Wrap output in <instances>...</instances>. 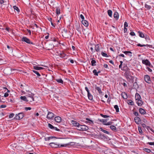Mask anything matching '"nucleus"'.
<instances>
[{
    "label": "nucleus",
    "mask_w": 154,
    "mask_h": 154,
    "mask_svg": "<svg viewBox=\"0 0 154 154\" xmlns=\"http://www.w3.org/2000/svg\"><path fill=\"white\" fill-rule=\"evenodd\" d=\"M8 95L9 94L8 93H7V92H6L5 93L4 96L5 97H6L8 96Z\"/></svg>",
    "instance_id": "55"
},
{
    "label": "nucleus",
    "mask_w": 154,
    "mask_h": 154,
    "mask_svg": "<svg viewBox=\"0 0 154 154\" xmlns=\"http://www.w3.org/2000/svg\"><path fill=\"white\" fill-rule=\"evenodd\" d=\"M100 130L101 131H102L103 132L105 133H106L107 134H109V132L108 131L106 130H103L102 128H100Z\"/></svg>",
    "instance_id": "40"
},
{
    "label": "nucleus",
    "mask_w": 154,
    "mask_h": 154,
    "mask_svg": "<svg viewBox=\"0 0 154 154\" xmlns=\"http://www.w3.org/2000/svg\"><path fill=\"white\" fill-rule=\"evenodd\" d=\"M142 63L143 64H144L146 66H150L151 65L150 62L147 59L143 60L142 61Z\"/></svg>",
    "instance_id": "9"
},
{
    "label": "nucleus",
    "mask_w": 154,
    "mask_h": 154,
    "mask_svg": "<svg viewBox=\"0 0 154 154\" xmlns=\"http://www.w3.org/2000/svg\"><path fill=\"white\" fill-rule=\"evenodd\" d=\"M54 120L56 122L60 123L61 121V118L59 116H56Z\"/></svg>",
    "instance_id": "12"
},
{
    "label": "nucleus",
    "mask_w": 154,
    "mask_h": 154,
    "mask_svg": "<svg viewBox=\"0 0 154 154\" xmlns=\"http://www.w3.org/2000/svg\"><path fill=\"white\" fill-rule=\"evenodd\" d=\"M121 96L124 99H126L128 97L127 95L125 92H123L121 94Z\"/></svg>",
    "instance_id": "20"
},
{
    "label": "nucleus",
    "mask_w": 154,
    "mask_h": 154,
    "mask_svg": "<svg viewBox=\"0 0 154 154\" xmlns=\"http://www.w3.org/2000/svg\"><path fill=\"white\" fill-rule=\"evenodd\" d=\"M137 33H138V35L141 38H144L145 35H144V34L142 32L140 31H138L137 32Z\"/></svg>",
    "instance_id": "24"
},
{
    "label": "nucleus",
    "mask_w": 154,
    "mask_h": 154,
    "mask_svg": "<svg viewBox=\"0 0 154 154\" xmlns=\"http://www.w3.org/2000/svg\"><path fill=\"white\" fill-rule=\"evenodd\" d=\"M145 7L148 10H150L151 8V7L146 4H145Z\"/></svg>",
    "instance_id": "32"
},
{
    "label": "nucleus",
    "mask_w": 154,
    "mask_h": 154,
    "mask_svg": "<svg viewBox=\"0 0 154 154\" xmlns=\"http://www.w3.org/2000/svg\"><path fill=\"white\" fill-rule=\"evenodd\" d=\"M58 55L62 58H65L66 55L63 52L58 53Z\"/></svg>",
    "instance_id": "16"
},
{
    "label": "nucleus",
    "mask_w": 154,
    "mask_h": 154,
    "mask_svg": "<svg viewBox=\"0 0 154 154\" xmlns=\"http://www.w3.org/2000/svg\"><path fill=\"white\" fill-rule=\"evenodd\" d=\"M135 98L136 100L142 99L140 95L137 93L135 94Z\"/></svg>",
    "instance_id": "18"
},
{
    "label": "nucleus",
    "mask_w": 154,
    "mask_h": 154,
    "mask_svg": "<svg viewBox=\"0 0 154 154\" xmlns=\"http://www.w3.org/2000/svg\"><path fill=\"white\" fill-rule=\"evenodd\" d=\"M56 131H60V130L59 129L57 128L56 127H54V129H53Z\"/></svg>",
    "instance_id": "57"
},
{
    "label": "nucleus",
    "mask_w": 154,
    "mask_h": 154,
    "mask_svg": "<svg viewBox=\"0 0 154 154\" xmlns=\"http://www.w3.org/2000/svg\"><path fill=\"white\" fill-rule=\"evenodd\" d=\"M22 41L25 42L28 44H33V42H31L30 40L25 37H23L22 38Z\"/></svg>",
    "instance_id": "6"
},
{
    "label": "nucleus",
    "mask_w": 154,
    "mask_h": 154,
    "mask_svg": "<svg viewBox=\"0 0 154 154\" xmlns=\"http://www.w3.org/2000/svg\"><path fill=\"white\" fill-rule=\"evenodd\" d=\"M26 97H26V96H21L20 97V98L21 100H23L24 101L26 102H28L29 101L28 100V99Z\"/></svg>",
    "instance_id": "21"
},
{
    "label": "nucleus",
    "mask_w": 154,
    "mask_h": 154,
    "mask_svg": "<svg viewBox=\"0 0 154 154\" xmlns=\"http://www.w3.org/2000/svg\"><path fill=\"white\" fill-rule=\"evenodd\" d=\"M128 24L126 22H125L124 23V27H128Z\"/></svg>",
    "instance_id": "51"
},
{
    "label": "nucleus",
    "mask_w": 154,
    "mask_h": 154,
    "mask_svg": "<svg viewBox=\"0 0 154 154\" xmlns=\"http://www.w3.org/2000/svg\"><path fill=\"white\" fill-rule=\"evenodd\" d=\"M33 68L34 69L36 70H41V69H43V67H39L37 66H34Z\"/></svg>",
    "instance_id": "26"
},
{
    "label": "nucleus",
    "mask_w": 154,
    "mask_h": 154,
    "mask_svg": "<svg viewBox=\"0 0 154 154\" xmlns=\"http://www.w3.org/2000/svg\"><path fill=\"white\" fill-rule=\"evenodd\" d=\"M6 107V106L4 105H1V108H5Z\"/></svg>",
    "instance_id": "62"
},
{
    "label": "nucleus",
    "mask_w": 154,
    "mask_h": 154,
    "mask_svg": "<svg viewBox=\"0 0 154 154\" xmlns=\"http://www.w3.org/2000/svg\"><path fill=\"white\" fill-rule=\"evenodd\" d=\"M100 116L102 117H103L104 118H108V117H109V116H107V115H103L102 114H100Z\"/></svg>",
    "instance_id": "47"
},
{
    "label": "nucleus",
    "mask_w": 154,
    "mask_h": 154,
    "mask_svg": "<svg viewBox=\"0 0 154 154\" xmlns=\"http://www.w3.org/2000/svg\"><path fill=\"white\" fill-rule=\"evenodd\" d=\"M114 108L116 110V112H119V108L118 107V106L117 105H115L114 106Z\"/></svg>",
    "instance_id": "36"
},
{
    "label": "nucleus",
    "mask_w": 154,
    "mask_h": 154,
    "mask_svg": "<svg viewBox=\"0 0 154 154\" xmlns=\"http://www.w3.org/2000/svg\"><path fill=\"white\" fill-rule=\"evenodd\" d=\"M100 121L102 122L104 125H106L107 122V120L105 119H100Z\"/></svg>",
    "instance_id": "31"
},
{
    "label": "nucleus",
    "mask_w": 154,
    "mask_h": 154,
    "mask_svg": "<svg viewBox=\"0 0 154 154\" xmlns=\"http://www.w3.org/2000/svg\"><path fill=\"white\" fill-rule=\"evenodd\" d=\"M144 38H145L146 40V41L147 42H149L150 41V38L147 35H146L144 36Z\"/></svg>",
    "instance_id": "29"
},
{
    "label": "nucleus",
    "mask_w": 154,
    "mask_h": 154,
    "mask_svg": "<svg viewBox=\"0 0 154 154\" xmlns=\"http://www.w3.org/2000/svg\"><path fill=\"white\" fill-rule=\"evenodd\" d=\"M134 120L135 122L138 124L140 123V119L137 116H136L134 118Z\"/></svg>",
    "instance_id": "14"
},
{
    "label": "nucleus",
    "mask_w": 154,
    "mask_h": 154,
    "mask_svg": "<svg viewBox=\"0 0 154 154\" xmlns=\"http://www.w3.org/2000/svg\"><path fill=\"white\" fill-rule=\"evenodd\" d=\"M113 16L116 20H118L119 18V15L117 12H115Z\"/></svg>",
    "instance_id": "19"
},
{
    "label": "nucleus",
    "mask_w": 154,
    "mask_h": 154,
    "mask_svg": "<svg viewBox=\"0 0 154 154\" xmlns=\"http://www.w3.org/2000/svg\"><path fill=\"white\" fill-rule=\"evenodd\" d=\"M4 116L3 112H0V119Z\"/></svg>",
    "instance_id": "53"
},
{
    "label": "nucleus",
    "mask_w": 154,
    "mask_h": 154,
    "mask_svg": "<svg viewBox=\"0 0 154 154\" xmlns=\"http://www.w3.org/2000/svg\"><path fill=\"white\" fill-rule=\"evenodd\" d=\"M13 8H14V10H16L17 12H19L20 11L19 9L16 6H13Z\"/></svg>",
    "instance_id": "39"
},
{
    "label": "nucleus",
    "mask_w": 154,
    "mask_h": 154,
    "mask_svg": "<svg viewBox=\"0 0 154 154\" xmlns=\"http://www.w3.org/2000/svg\"><path fill=\"white\" fill-rule=\"evenodd\" d=\"M128 104L130 105H134V102L131 100H128Z\"/></svg>",
    "instance_id": "37"
},
{
    "label": "nucleus",
    "mask_w": 154,
    "mask_h": 154,
    "mask_svg": "<svg viewBox=\"0 0 154 154\" xmlns=\"http://www.w3.org/2000/svg\"><path fill=\"white\" fill-rule=\"evenodd\" d=\"M125 75L128 81L131 82L132 83L134 82V77L131 75L130 72L129 71H126L125 73Z\"/></svg>",
    "instance_id": "2"
},
{
    "label": "nucleus",
    "mask_w": 154,
    "mask_h": 154,
    "mask_svg": "<svg viewBox=\"0 0 154 154\" xmlns=\"http://www.w3.org/2000/svg\"><path fill=\"white\" fill-rule=\"evenodd\" d=\"M80 17L82 19V20H84V16L82 14H81L80 15Z\"/></svg>",
    "instance_id": "58"
},
{
    "label": "nucleus",
    "mask_w": 154,
    "mask_h": 154,
    "mask_svg": "<svg viewBox=\"0 0 154 154\" xmlns=\"http://www.w3.org/2000/svg\"><path fill=\"white\" fill-rule=\"evenodd\" d=\"M145 81L148 84H150L151 81L149 76L148 75H146L144 77Z\"/></svg>",
    "instance_id": "8"
},
{
    "label": "nucleus",
    "mask_w": 154,
    "mask_h": 154,
    "mask_svg": "<svg viewBox=\"0 0 154 154\" xmlns=\"http://www.w3.org/2000/svg\"><path fill=\"white\" fill-rule=\"evenodd\" d=\"M93 72L94 75H97V76L98 75V74L97 73V70L96 69H94L93 71Z\"/></svg>",
    "instance_id": "46"
},
{
    "label": "nucleus",
    "mask_w": 154,
    "mask_h": 154,
    "mask_svg": "<svg viewBox=\"0 0 154 154\" xmlns=\"http://www.w3.org/2000/svg\"><path fill=\"white\" fill-rule=\"evenodd\" d=\"M138 128V131H139V133H140V134H142V130L141 129V128H140V127H139Z\"/></svg>",
    "instance_id": "48"
},
{
    "label": "nucleus",
    "mask_w": 154,
    "mask_h": 154,
    "mask_svg": "<svg viewBox=\"0 0 154 154\" xmlns=\"http://www.w3.org/2000/svg\"><path fill=\"white\" fill-rule=\"evenodd\" d=\"M110 128L112 130L114 131H115L116 130V128L114 126L111 125L110 126Z\"/></svg>",
    "instance_id": "28"
},
{
    "label": "nucleus",
    "mask_w": 154,
    "mask_h": 154,
    "mask_svg": "<svg viewBox=\"0 0 154 154\" xmlns=\"http://www.w3.org/2000/svg\"><path fill=\"white\" fill-rule=\"evenodd\" d=\"M112 122H106V125H110L112 124Z\"/></svg>",
    "instance_id": "50"
},
{
    "label": "nucleus",
    "mask_w": 154,
    "mask_h": 154,
    "mask_svg": "<svg viewBox=\"0 0 154 154\" xmlns=\"http://www.w3.org/2000/svg\"><path fill=\"white\" fill-rule=\"evenodd\" d=\"M86 121L85 122V123H89V124H93V121L89 119L88 118H86Z\"/></svg>",
    "instance_id": "23"
},
{
    "label": "nucleus",
    "mask_w": 154,
    "mask_h": 154,
    "mask_svg": "<svg viewBox=\"0 0 154 154\" xmlns=\"http://www.w3.org/2000/svg\"><path fill=\"white\" fill-rule=\"evenodd\" d=\"M88 97L89 100H92L93 99V96L90 92L88 93Z\"/></svg>",
    "instance_id": "27"
},
{
    "label": "nucleus",
    "mask_w": 154,
    "mask_h": 154,
    "mask_svg": "<svg viewBox=\"0 0 154 154\" xmlns=\"http://www.w3.org/2000/svg\"><path fill=\"white\" fill-rule=\"evenodd\" d=\"M137 46H140V47H144V46H149V45H141L140 44H137Z\"/></svg>",
    "instance_id": "42"
},
{
    "label": "nucleus",
    "mask_w": 154,
    "mask_h": 154,
    "mask_svg": "<svg viewBox=\"0 0 154 154\" xmlns=\"http://www.w3.org/2000/svg\"><path fill=\"white\" fill-rule=\"evenodd\" d=\"M143 149L144 151L146 152L149 153L151 152V150L147 148H145Z\"/></svg>",
    "instance_id": "43"
},
{
    "label": "nucleus",
    "mask_w": 154,
    "mask_h": 154,
    "mask_svg": "<svg viewBox=\"0 0 154 154\" xmlns=\"http://www.w3.org/2000/svg\"><path fill=\"white\" fill-rule=\"evenodd\" d=\"M95 90L98 91V93L99 94H101L102 93L101 88L100 87H97L96 85H95Z\"/></svg>",
    "instance_id": "13"
},
{
    "label": "nucleus",
    "mask_w": 154,
    "mask_h": 154,
    "mask_svg": "<svg viewBox=\"0 0 154 154\" xmlns=\"http://www.w3.org/2000/svg\"><path fill=\"white\" fill-rule=\"evenodd\" d=\"M48 126L50 128L53 129H54V126H53L52 125L49 123L48 124Z\"/></svg>",
    "instance_id": "45"
},
{
    "label": "nucleus",
    "mask_w": 154,
    "mask_h": 154,
    "mask_svg": "<svg viewBox=\"0 0 154 154\" xmlns=\"http://www.w3.org/2000/svg\"><path fill=\"white\" fill-rule=\"evenodd\" d=\"M26 91L28 93H25L24 94H25L26 96L28 98L29 102H32L34 101V94L32 93V92L29 90H26Z\"/></svg>",
    "instance_id": "1"
},
{
    "label": "nucleus",
    "mask_w": 154,
    "mask_h": 154,
    "mask_svg": "<svg viewBox=\"0 0 154 154\" xmlns=\"http://www.w3.org/2000/svg\"><path fill=\"white\" fill-rule=\"evenodd\" d=\"M82 23L85 26H88V21L85 20H82Z\"/></svg>",
    "instance_id": "17"
},
{
    "label": "nucleus",
    "mask_w": 154,
    "mask_h": 154,
    "mask_svg": "<svg viewBox=\"0 0 154 154\" xmlns=\"http://www.w3.org/2000/svg\"><path fill=\"white\" fill-rule=\"evenodd\" d=\"M25 109L27 111L28 110H30L31 109V108L30 107H26L25 108Z\"/></svg>",
    "instance_id": "52"
},
{
    "label": "nucleus",
    "mask_w": 154,
    "mask_h": 154,
    "mask_svg": "<svg viewBox=\"0 0 154 154\" xmlns=\"http://www.w3.org/2000/svg\"><path fill=\"white\" fill-rule=\"evenodd\" d=\"M60 8L59 7H56V13L57 15H58L60 14Z\"/></svg>",
    "instance_id": "33"
},
{
    "label": "nucleus",
    "mask_w": 154,
    "mask_h": 154,
    "mask_svg": "<svg viewBox=\"0 0 154 154\" xmlns=\"http://www.w3.org/2000/svg\"><path fill=\"white\" fill-rule=\"evenodd\" d=\"M123 52L126 55H128L130 57L132 56V52L130 51H125Z\"/></svg>",
    "instance_id": "22"
},
{
    "label": "nucleus",
    "mask_w": 154,
    "mask_h": 154,
    "mask_svg": "<svg viewBox=\"0 0 154 154\" xmlns=\"http://www.w3.org/2000/svg\"><path fill=\"white\" fill-rule=\"evenodd\" d=\"M54 116V114L51 112H48L47 116V118L49 119H52Z\"/></svg>",
    "instance_id": "7"
},
{
    "label": "nucleus",
    "mask_w": 154,
    "mask_h": 154,
    "mask_svg": "<svg viewBox=\"0 0 154 154\" xmlns=\"http://www.w3.org/2000/svg\"><path fill=\"white\" fill-rule=\"evenodd\" d=\"M108 14L109 16L110 17H112V11L110 10H109L107 11Z\"/></svg>",
    "instance_id": "34"
},
{
    "label": "nucleus",
    "mask_w": 154,
    "mask_h": 154,
    "mask_svg": "<svg viewBox=\"0 0 154 154\" xmlns=\"http://www.w3.org/2000/svg\"><path fill=\"white\" fill-rule=\"evenodd\" d=\"M5 2L3 0H0V3L1 4H2L4 3Z\"/></svg>",
    "instance_id": "61"
},
{
    "label": "nucleus",
    "mask_w": 154,
    "mask_h": 154,
    "mask_svg": "<svg viewBox=\"0 0 154 154\" xmlns=\"http://www.w3.org/2000/svg\"><path fill=\"white\" fill-rule=\"evenodd\" d=\"M23 115V112H20L18 114H16L14 119L17 120L22 119L24 116Z\"/></svg>",
    "instance_id": "5"
},
{
    "label": "nucleus",
    "mask_w": 154,
    "mask_h": 154,
    "mask_svg": "<svg viewBox=\"0 0 154 154\" xmlns=\"http://www.w3.org/2000/svg\"><path fill=\"white\" fill-rule=\"evenodd\" d=\"M146 69L149 72H152V70L151 69H150L149 68L147 67Z\"/></svg>",
    "instance_id": "59"
},
{
    "label": "nucleus",
    "mask_w": 154,
    "mask_h": 154,
    "mask_svg": "<svg viewBox=\"0 0 154 154\" xmlns=\"http://www.w3.org/2000/svg\"><path fill=\"white\" fill-rule=\"evenodd\" d=\"M49 145L51 146L52 147L57 148L58 147H60L61 146H67L69 145V144H67L65 145H60H60L56 144L54 143H50Z\"/></svg>",
    "instance_id": "4"
},
{
    "label": "nucleus",
    "mask_w": 154,
    "mask_h": 154,
    "mask_svg": "<svg viewBox=\"0 0 154 154\" xmlns=\"http://www.w3.org/2000/svg\"><path fill=\"white\" fill-rule=\"evenodd\" d=\"M101 54L103 57H108V56L107 55V54H106L104 53L103 52H101Z\"/></svg>",
    "instance_id": "41"
},
{
    "label": "nucleus",
    "mask_w": 154,
    "mask_h": 154,
    "mask_svg": "<svg viewBox=\"0 0 154 154\" xmlns=\"http://www.w3.org/2000/svg\"><path fill=\"white\" fill-rule=\"evenodd\" d=\"M14 114L13 113L10 114L9 116V118H13L14 117Z\"/></svg>",
    "instance_id": "49"
},
{
    "label": "nucleus",
    "mask_w": 154,
    "mask_h": 154,
    "mask_svg": "<svg viewBox=\"0 0 154 154\" xmlns=\"http://www.w3.org/2000/svg\"><path fill=\"white\" fill-rule=\"evenodd\" d=\"M134 115L135 116H138V113L137 112H135L134 113Z\"/></svg>",
    "instance_id": "56"
},
{
    "label": "nucleus",
    "mask_w": 154,
    "mask_h": 154,
    "mask_svg": "<svg viewBox=\"0 0 154 154\" xmlns=\"http://www.w3.org/2000/svg\"><path fill=\"white\" fill-rule=\"evenodd\" d=\"M130 34L131 36H135V33L134 32H132L130 33Z\"/></svg>",
    "instance_id": "54"
},
{
    "label": "nucleus",
    "mask_w": 154,
    "mask_h": 154,
    "mask_svg": "<svg viewBox=\"0 0 154 154\" xmlns=\"http://www.w3.org/2000/svg\"><path fill=\"white\" fill-rule=\"evenodd\" d=\"M92 61H91V64L92 66H95L96 65L95 63H96V61L95 60H93L92 59Z\"/></svg>",
    "instance_id": "35"
},
{
    "label": "nucleus",
    "mask_w": 154,
    "mask_h": 154,
    "mask_svg": "<svg viewBox=\"0 0 154 154\" xmlns=\"http://www.w3.org/2000/svg\"><path fill=\"white\" fill-rule=\"evenodd\" d=\"M103 66L105 68H108V65L107 64H104Z\"/></svg>",
    "instance_id": "63"
},
{
    "label": "nucleus",
    "mask_w": 154,
    "mask_h": 154,
    "mask_svg": "<svg viewBox=\"0 0 154 154\" xmlns=\"http://www.w3.org/2000/svg\"><path fill=\"white\" fill-rule=\"evenodd\" d=\"M55 80L58 83H60L62 84H63V81L61 79H56Z\"/></svg>",
    "instance_id": "30"
},
{
    "label": "nucleus",
    "mask_w": 154,
    "mask_h": 154,
    "mask_svg": "<svg viewBox=\"0 0 154 154\" xmlns=\"http://www.w3.org/2000/svg\"><path fill=\"white\" fill-rule=\"evenodd\" d=\"M136 103L139 106H141L143 104V102L142 100V99H140L136 100Z\"/></svg>",
    "instance_id": "11"
},
{
    "label": "nucleus",
    "mask_w": 154,
    "mask_h": 154,
    "mask_svg": "<svg viewBox=\"0 0 154 154\" xmlns=\"http://www.w3.org/2000/svg\"><path fill=\"white\" fill-rule=\"evenodd\" d=\"M139 111L140 113L142 115H144L146 113V112L145 110L142 108H140L139 109Z\"/></svg>",
    "instance_id": "15"
},
{
    "label": "nucleus",
    "mask_w": 154,
    "mask_h": 154,
    "mask_svg": "<svg viewBox=\"0 0 154 154\" xmlns=\"http://www.w3.org/2000/svg\"><path fill=\"white\" fill-rule=\"evenodd\" d=\"M69 60L70 61V63H74V60L72 59H69Z\"/></svg>",
    "instance_id": "64"
},
{
    "label": "nucleus",
    "mask_w": 154,
    "mask_h": 154,
    "mask_svg": "<svg viewBox=\"0 0 154 154\" xmlns=\"http://www.w3.org/2000/svg\"><path fill=\"white\" fill-rule=\"evenodd\" d=\"M56 138V137H52V136H51V137H48V138H47V140H49L50 139H52V138ZM45 140H47V139H47V138H45Z\"/></svg>",
    "instance_id": "44"
},
{
    "label": "nucleus",
    "mask_w": 154,
    "mask_h": 154,
    "mask_svg": "<svg viewBox=\"0 0 154 154\" xmlns=\"http://www.w3.org/2000/svg\"><path fill=\"white\" fill-rule=\"evenodd\" d=\"M32 71L33 72L36 74L38 76H41L40 74L37 71H36L35 70H33Z\"/></svg>",
    "instance_id": "38"
},
{
    "label": "nucleus",
    "mask_w": 154,
    "mask_h": 154,
    "mask_svg": "<svg viewBox=\"0 0 154 154\" xmlns=\"http://www.w3.org/2000/svg\"><path fill=\"white\" fill-rule=\"evenodd\" d=\"M77 129L79 131H86L88 129V128L86 125L80 124Z\"/></svg>",
    "instance_id": "3"
},
{
    "label": "nucleus",
    "mask_w": 154,
    "mask_h": 154,
    "mask_svg": "<svg viewBox=\"0 0 154 154\" xmlns=\"http://www.w3.org/2000/svg\"><path fill=\"white\" fill-rule=\"evenodd\" d=\"M71 123H72L73 125H74V126L76 127L77 128H78V127L80 124L78 122H77L76 121L74 120H72Z\"/></svg>",
    "instance_id": "10"
},
{
    "label": "nucleus",
    "mask_w": 154,
    "mask_h": 154,
    "mask_svg": "<svg viewBox=\"0 0 154 154\" xmlns=\"http://www.w3.org/2000/svg\"><path fill=\"white\" fill-rule=\"evenodd\" d=\"M85 89L87 91V92L88 93L89 92H90L89 91V90L88 88L87 87H85Z\"/></svg>",
    "instance_id": "60"
},
{
    "label": "nucleus",
    "mask_w": 154,
    "mask_h": 154,
    "mask_svg": "<svg viewBox=\"0 0 154 154\" xmlns=\"http://www.w3.org/2000/svg\"><path fill=\"white\" fill-rule=\"evenodd\" d=\"M100 45L99 44H97L95 46V49L97 52H99L100 51Z\"/></svg>",
    "instance_id": "25"
}]
</instances>
